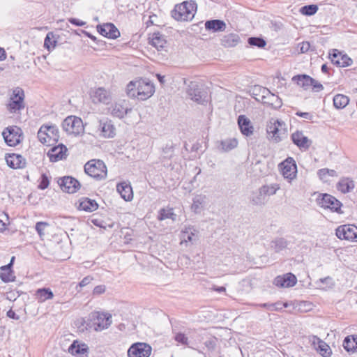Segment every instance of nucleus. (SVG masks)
I'll return each mask as SVG.
<instances>
[{"label": "nucleus", "instance_id": "obj_29", "mask_svg": "<svg viewBox=\"0 0 357 357\" xmlns=\"http://www.w3.org/2000/svg\"><path fill=\"white\" fill-rule=\"evenodd\" d=\"M292 80L301 87L307 90L314 82V79L307 75H298L293 77Z\"/></svg>", "mask_w": 357, "mask_h": 357}, {"label": "nucleus", "instance_id": "obj_18", "mask_svg": "<svg viewBox=\"0 0 357 357\" xmlns=\"http://www.w3.org/2000/svg\"><path fill=\"white\" fill-rule=\"evenodd\" d=\"M116 192L126 202H130L133 198V192L130 183L123 181L116 184Z\"/></svg>", "mask_w": 357, "mask_h": 357}, {"label": "nucleus", "instance_id": "obj_24", "mask_svg": "<svg viewBox=\"0 0 357 357\" xmlns=\"http://www.w3.org/2000/svg\"><path fill=\"white\" fill-rule=\"evenodd\" d=\"M296 277L289 273L276 277L274 280V284L280 287H291L296 284Z\"/></svg>", "mask_w": 357, "mask_h": 357}, {"label": "nucleus", "instance_id": "obj_58", "mask_svg": "<svg viewBox=\"0 0 357 357\" xmlns=\"http://www.w3.org/2000/svg\"><path fill=\"white\" fill-rule=\"evenodd\" d=\"M319 282L322 284H326L328 287H332L334 286L333 280L330 276H327L326 278L319 279Z\"/></svg>", "mask_w": 357, "mask_h": 357}, {"label": "nucleus", "instance_id": "obj_2", "mask_svg": "<svg viewBox=\"0 0 357 357\" xmlns=\"http://www.w3.org/2000/svg\"><path fill=\"white\" fill-rule=\"evenodd\" d=\"M197 4L194 0L184 1L175 5L171 16L178 22L191 21L197 12Z\"/></svg>", "mask_w": 357, "mask_h": 357}, {"label": "nucleus", "instance_id": "obj_13", "mask_svg": "<svg viewBox=\"0 0 357 357\" xmlns=\"http://www.w3.org/2000/svg\"><path fill=\"white\" fill-rule=\"evenodd\" d=\"M280 167L282 176L284 178L288 179L289 182L296 178L297 166L293 158L288 157L280 164Z\"/></svg>", "mask_w": 357, "mask_h": 357}, {"label": "nucleus", "instance_id": "obj_22", "mask_svg": "<svg viewBox=\"0 0 357 357\" xmlns=\"http://www.w3.org/2000/svg\"><path fill=\"white\" fill-rule=\"evenodd\" d=\"M291 140L301 150L306 151L311 146L312 141L304 136L303 132L296 131L291 135Z\"/></svg>", "mask_w": 357, "mask_h": 357}, {"label": "nucleus", "instance_id": "obj_35", "mask_svg": "<svg viewBox=\"0 0 357 357\" xmlns=\"http://www.w3.org/2000/svg\"><path fill=\"white\" fill-rule=\"evenodd\" d=\"M150 43L155 47L158 50H162L165 46L167 41L164 36L159 32L153 33L151 38Z\"/></svg>", "mask_w": 357, "mask_h": 357}, {"label": "nucleus", "instance_id": "obj_64", "mask_svg": "<svg viewBox=\"0 0 357 357\" xmlns=\"http://www.w3.org/2000/svg\"><path fill=\"white\" fill-rule=\"evenodd\" d=\"M92 280H93V278H91L90 276H86V277L84 278L82 280V281L79 283V286L80 287H85L87 284H89L91 282Z\"/></svg>", "mask_w": 357, "mask_h": 357}, {"label": "nucleus", "instance_id": "obj_44", "mask_svg": "<svg viewBox=\"0 0 357 357\" xmlns=\"http://www.w3.org/2000/svg\"><path fill=\"white\" fill-rule=\"evenodd\" d=\"M176 215L173 213L172 208H169L166 210L165 208H161L159 211L158 219L159 220H163L165 219H172V220H175Z\"/></svg>", "mask_w": 357, "mask_h": 357}, {"label": "nucleus", "instance_id": "obj_59", "mask_svg": "<svg viewBox=\"0 0 357 357\" xmlns=\"http://www.w3.org/2000/svg\"><path fill=\"white\" fill-rule=\"evenodd\" d=\"M299 47H300V52L301 53H305L307 52V51H309L310 48V44L309 42H303L301 43H300L299 45Z\"/></svg>", "mask_w": 357, "mask_h": 357}, {"label": "nucleus", "instance_id": "obj_27", "mask_svg": "<svg viewBox=\"0 0 357 357\" xmlns=\"http://www.w3.org/2000/svg\"><path fill=\"white\" fill-rule=\"evenodd\" d=\"M98 131L99 135L105 138L112 136V120L105 118L99 121Z\"/></svg>", "mask_w": 357, "mask_h": 357}, {"label": "nucleus", "instance_id": "obj_26", "mask_svg": "<svg viewBox=\"0 0 357 357\" xmlns=\"http://www.w3.org/2000/svg\"><path fill=\"white\" fill-rule=\"evenodd\" d=\"M312 344L317 351L324 357H329L331 354L330 347L317 336H313Z\"/></svg>", "mask_w": 357, "mask_h": 357}, {"label": "nucleus", "instance_id": "obj_41", "mask_svg": "<svg viewBox=\"0 0 357 357\" xmlns=\"http://www.w3.org/2000/svg\"><path fill=\"white\" fill-rule=\"evenodd\" d=\"M0 278L4 282H13L15 280V277L13 275L12 268L6 269L4 266L0 268Z\"/></svg>", "mask_w": 357, "mask_h": 357}, {"label": "nucleus", "instance_id": "obj_10", "mask_svg": "<svg viewBox=\"0 0 357 357\" xmlns=\"http://www.w3.org/2000/svg\"><path fill=\"white\" fill-rule=\"evenodd\" d=\"M2 136L8 146H15L22 141V130L16 126H9L3 130Z\"/></svg>", "mask_w": 357, "mask_h": 357}, {"label": "nucleus", "instance_id": "obj_36", "mask_svg": "<svg viewBox=\"0 0 357 357\" xmlns=\"http://www.w3.org/2000/svg\"><path fill=\"white\" fill-rule=\"evenodd\" d=\"M289 242L284 238H275L271 242V247L275 250V252H280L284 249L287 248Z\"/></svg>", "mask_w": 357, "mask_h": 357}, {"label": "nucleus", "instance_id": "obj_23", "mask_svg": "<svg viewBox=\"0 0 357 357\" xmlns=\"http://www.w3.org/2000/svg\"><path fill=\"white\" fill-rule=\"evenodd\" d=\"M132 107L128 100H121L115 103L113 107V116L119 119L124 117L126 114L131 112Z\"/></svg>", "mask_w": 357, "mask_h": 357}, {"label": "nucleus", "instance_id": "obj_39", "mask_svg": "<svg viewBox=\"0 0 357 357\" xmlns=\"http://www.w3.org/2000/svg\"><path fill=\"white\" fill-rule=\"evenodd\" d=\"M349 102V98L343 94H337L333 98V105L337 109L344 108Z\"/></svg>", "mask_w": 357, "mask_h": 357}, {"label": "nucleus", "instance_id": "obj_38", "mask_svg": "<svg viewBox=\"0 0 357 357\" xmlns=\"http://www.w3.org/2000/svg\"><path fill=\"white\" fill-rule=\"evenodd\" d=\"M343 347L347 351L355 352L357 351V335H352L345 337L343 342Z\"/></svg>", "mask_w": 357, "mask_h": 357}, {"label": "nucleus", "instance_id": "obj_5", "mask_svg": "<svg viewBox=\"0 0 357 357\" xmlns=\"http://www.w3.org/2000/svg\"><path fill=\"white\" fill-rule=\"evenodd\" d=\"M84 172L97 181L105 179L107 176V167L100 160H91L84 165Z\"/></svg>", "mask_w": 357, "mask_h": 357}, {"label": "nucleus", "instance_id": "obj_33", "mask_svg": "<svg viewBox=\"0 0 357 357\" xmlns=\"http://www.w3.org/2000/svg\"><path fill=\"white\" fill-rule=\"evenodd\" d=\"M268 199L265 197L260 188L256 192H253L250 197V202L254 206L265 205Z\"/></svg>", "mask_w": 357, "mask_h": 357}, {"label": "nucleus", "instance_id": "obj_37", "mask_svg": "<svg viewBox=\"0 0 357 357\" xmlns=\"http://www.w3.org/2000/svg\"><path fill=\"white\" fill-rule=\"evenodd\" d=\"M260 188L263 191L265 197L267 198V197L275 195L280 189V185L279 183L265 184L261 185Z\"/></svg>", "mask_w": 357, "mask_h": 357}, {"label": "nucleus", "instance_id": "obj_20", "mask_svg": "<svg viewBox=\"0 0 357 357\" xmlns=\"http://www.w3.org/2000/svg\"><path fill=\"white\" fill-rule=\"evenodd\" d=\"M75 206L77 210L88 213L95 211L98 208L96 200L84 197L79 199Z\"/></svg>", "mask_w": 357, "mask_h": 357}, {"label": "nucleus", "instance_id": "obj_15", "mask_svg": "<svg viewBox=\"0 0 357 357\" xmlns=\"http://www.w3.org/2000/svg\"><path fill=\"white\" fill-rule=\"evenodd\" d=\"M151 347L146 343H135L128 350V357H149Z\"/></svg>", "mask_w": 357, "mask_h": 357}, {"label": "nucleus", "instance_id": "obj_34", "mask_svg": "<svg viewBox=\"0 0 357 357\" xmlns=\"http://www.w3.org/2000/svg\"><path fill=\"white\" fill-rule=\"evenodd\" d=\"M240 38L238 35L235 33H229L222 37L221 44L225 47H232L237 45L239 43Z\"/></svg>", "mask_w": 357, "mask_h": 357}, {"label": "nucleus", "instance_id": "obj_17", "mask_svg": "<svg viewBox=\"0 0 357 357\" xmlns=\"http://www.w3.org/2000/svg\"><path fill=\"white\" fill-rule=\"evenodd\" d=\"M91 99L93 103H102L108 105L112 101V96L110 93L104 88L100 87L93 91Z\"/></svg>", "mask_w": 357, "mask_h": 357}, {"label": "nucleus", "instance_id": "obj_48", "mask_svg": "<svg viewBox=\"0 0 357 357\" xmlns=\"http://www.w3.org/2000/svg\"><path fill=\"white\" fill-rule=\"evenodd\" d=\"M238 142L236 139H228L221 142V148L225 151H229L236 148Z\"/></svg>", "mask_w": 357, "mask_h": 357}, {"label": "nucleus", "instance_id": "obj_3", "mask_svg": "<svg viewBox=\"0 0 357 357\" xmlns=\"http://www.w3.org/2000/svg\"><path fill=\"white\" fill-rule=\"evenodd\" d=\"M111 317L109 313L99 311L92 312L89 314L86 328L95 331H102L110 325Z\"/></svg>", "mask_w": 357, "mask_h": 357}, {"label": "nucleus", "instance_id": "obj_30", "mask_svg": "<svg viewBox=\"0 0 357 357\" xmlns=\"http://www.w3.org/2000/svg\"><path fill=\"white\" fill-rule=\"evenodd\" d=\"M35 296L38 303H44L53 298L54 294L50 288L43 287L38 289L36 291Z\"/></svg>", "mask_w": 357, "mask_h": 357}, {"label": "nucleus", "instance_id": "obj_61", "mask_svg": "<svg viewBox=\"0 0 357 357\" xmlns=\"http://www.w3.org/2000/svg\"><path fill=\"white\" fill-rule=\"evenodd\" d=\"M105 291V285H98L96 286L93 291V294L94 295H100L103 294Z\"/></svg>", "mask_w": 357, "mask_h": 357}, {"label": "nucleus", "instance_id": "obj_14", "mask_svg": "<svg viewBox=\"0 0 357 357\" xmlns=\"http://www.w3.org/2000/svg\"><path fill=\"white\" fill-rule=\"evenodd\" d=\"M58 184L61 189L67 193H75L80 188L79 182L75 178L66 176L60 178Z\"/></svg>", "mask_w": 357, "mask_h": 357}, {"label": "nucleus", "instance_id": "obj_42", "mask_svg": "<svg viewBox=\"0 0 357 357\" xmlns=\"http://www.w3.org/2000/svg\"><path fill=\"white\" fill-rule=\"evenodd\" d=\"M194 231H195V229L193 228H188L185 229L184 231H182L181 232V242L183 243H193L195 241V235Z\"/></svg>", "mask_w": 357, "mask_h": 357}, {"label": "nucleus", "instance_id": "obj_56", "mask_svg": "<svg viewBox=\"0 0 357 357\" xmlns=\"http://www.w3.org/2000/svg\"><path fill=\"white\" fill-rule=\"evenodd\" d=\"M175 340L182 344L187 345L188 344V338L185 334L178 333L175 335Z\"/></svg>", "mask_w": 357, "mask_h": 357}, {"label": "nucleus", "instance_id": "obj_62", "mask_svg": "<svg viewBox=\"0 0 357 357\" xmlns=\"http://www.w3.org/2000/svg\"><path fill=\"white\" fill-rule=\"evenodd\" d=\"M311 86H312L313 91L315 92L321 91L324 89L323 85L321 84H320L319 82H318L314 79V82L311 85Z\"/></svg>", "mask_w": 357, "mask_h": 357}, {"label": "nucleus", "instance_id": "obj_12", "mask_svg": "<svg viewBox=\"0 0 357 357\" xmlns=\"http://www.w3.org/2000/svg\"><path fill=\"white\" fill-rule=\"evenodd\" d=\"M335 234L341 240L357 241V227L354 225L339 226L335 230Z\"/></svg>", "mask_w": 357, "mask_h": 357}, {"label": "nucleus", "instance_id": "obj_49", "mask_svg": "<svg viewBox=\"0 0 357 357\" xmlns=\"http://www.w3.org/2000/svg\"><path fill=\"white\" fill-rule=\"evenodd\" d=\"M248 42L251 46H256L259 48H263L266 45V40L259 37H250L248 38Z\"/></svg>", "mask_w": 357, "mask_h": 357}, {"label": "nucleus", "instance_id": "obj_43", "mask_svg": "<svg viewBox=\"0 0 357 357\" xmlns=\"http://www.w3.org/2000/svg\"><path fill=\"white\" fill-rule=\"evenodd\" d=\"M98 31L103 36L112 38V23L108 22L102 25L99 24L97 26Z\"/></svg>", "mask_w": 357, "mask_h": 357}, {"label": "nucleus", "instance_id": "obj_31", "mask_svg": "<svg viewBox=\"0 0 357 357\" xmlns=\"http://www.w3.org/2000/svg\"><path fill=\"white\" fill-rule=\"evenodd\" d=\"M205 28L213 32L223 31L226 28V24L220 20H208L205 23Z\"/></svg>", "mask_w": 357, "mask_h": 357}, {"label": "nucleus", "instance_id": "obj_63", "mask_svg": "<svg viewBox=\"0 0 357 357\" xmlns=\"http://www.w3.org/2000/svg\"><path fill=\"white\" fill-rule=\"evenodd\" d=\"M163 152H164L165 154H166V155L164 156V158L170 159L172 158V153H173V148H172V146H166L163 149Z\"/></svg>", "mask_w": 357, "mask_h": 357}, {"label": "nucleus", "instance_id": "obj_52", "mask_svg": "<svg viewBox=\"0 0 357 357\" xmlns=\"http://www.w3.org/2000/svg\"><path fill=\"white\" fill-rule=\"evenodd\" d=\"M9 224V218L5 212H0V232L6 230V226Z\"/></svg>", "mask_w": 357, "mask_h": 357}, {"label": "nucleus", "instance_id": "obj_32", "mask_svg": "<svg viewBox=\"0 0 357 357\" xmlns=\"http://www.w3.org/2000/svg\"><path fill=\"white\" fill-rule=\"evenodd\" d=\"M88 349L86 344H79L77 340H75L68 347V352L72 355H81L86 353Z\"/></svg>", "mask_w": 357, "mask_h": 357}, {"label": "nucleus", "instance_id": "obj_28", "mask_svg": "<svg viewBox=\"0 0 357 357\" xmlns=\"http://www.w3.org/2000/svg\"><path fill=\"white\" fill-rule=\"evenodd\" d=\"M354 187V181L348 177L341 178L337 183V189L344 194L349 192Z\"/></svg>", "mask_w": 357, "mask_h": 357}, {"label": "nucleus", "instance_id": "obj_16", "mask_svg": "<svg viewBox=\"0 0 357 357\" xmlns=\"http://www.w3.org/2000/svg\"><path fill=\"white\" fill-rule=\"evenodd\" d=\"M67 151L66 146L63 144H60L50 149L47 153V155L51 162H56L66 158Z\"/></svg>", "mask_w": 357, "mask_h": 357}, {"label": "nucleus", "instance_id": "obj_9", "mask_svg": "<svg viewBox=\"0 0 357 357\" xmlns=\"http://www.w3.org/2000/svg\"><path fill=\"white\" fill-rule=\"evenodd\" d=\"M186 92L190 98L199 104L204 105L207 102V92L200 86L195 81H191L188 84Z\"/></svg>", "mask_w": 357, "mask_h": 357}, {"label": "nucleus", "instance_id": "obj_19", "mask_svg": "<svg viewBox=\"0 0 357 357\" xmlns=\"http://www.w3.org/2000/svg\"><path fill=\"white\" fill-rule=\"evenodd\" d=\"M5 158L8 166L12 169H23L26 167V159L20 154L7 153Z\"/></svg>", "mask_w": 357, "mask_h": 357}, {"label": "nucleus", "instance_id": "obj_21", "mask_svg": "<svg viewBox=\"0 0 357 357\" xmlns=\"http://www.w3.org/2000/svg\"><path fill=\"white\" fill-rule=\"evenodd\" d=\"M331 62L339 67H347L351 65L352 60L347 54H342L337 50H333L330 54Z\"/></svg>", "mask_w": 357, "mask_h": 357}, {"label": "nucleus", "instance_id": "obj_47", "mask_svg": "<svg viewBox=\"0 0 357 357\" xmlns=\"http://www.w3.org/2000/svg\"><path fill=\"white\" fill-rule=\"evenodd\" d=\"M54 36L52 32H49L46 35L44 41V47L47 49L49 51L54 49L56 45V40H54Z\"/></svg>", "mask_w": 357, "mask_h": 357}, {"label": "nucleus", "instance_id": "obj_51", "mask_svg": "<svg viewBox=\"0 0 357 357\" xmlns=\"http://www.w3.org/2000/svg\"><path fill=\"white\" fill-rule=\"evenodd\" d=\"M318 176L320 179L323 180L325 179L326 176H337V174L335 170L334 169H329L328 168H324L321 169L317 172Z\"/></svg>", "mask_w": 357, "mask_h": 357}, {"label": "nucleus", "instance_id": "obj_50", "mask_svg": "<svg viewBox=\"0 0 357 357\" xmlns=\"http://www.w3.org/2000/svg\"><path fill=\"white\" fill-rule=\"evenodd\" d=\"M47 135L48 134L45 130V125H43L38 132V138L42 144H45L50 143Z\"/></svg>", "mask_w": 357, "mask_h": 357}, {"label": "nucleus", "instance_id": "obj_60", "mask_svg": "<svg viewBox=\"0 0 357 357\" xmlns=\"http://www.w3.org/2000/svg\"><path fill=\"white\" fill-rule=\"evenodd\" d=\"M68 22L73 24V25H75V26H84L86 24V22H83L79 19H77V18H69L68 19Z\"/></svg>", "mask_w": 357, "mask_h": 357}, {"label": "nucleus", "instance_id": "obj_53", "mask_svg": "<svg viewBox=\"0 0 357 357\" xmlns=\"http://www.w3.org/2000/svg\"><path fill=\"white\" fill-rule=\"evenodd\" d=\"M49 225L50 224L47 222L41 221L36 222L35 229L40 237H42L45 235L44 231Z\"/></svg>", "mask_w": 357, "mask_h": 357}, {"label": "nucleus", "instance_id": "obj_54", "mask_svg": "<svg viewBox=\"0 0 357 357\" xmlns=\"http://www.w3.org/2000/svg\"><path fill=\"white\" fill-rule=\"evenodd\" d=\"M280 303H261L259 304V306L266 308L268 310L270 311H276L278 310H281L282 307L281 306Z\"/></svg>", "mask_w": 357, "mask_h": 357}, {"label": "nucleus", "instance_id": "obj_4", "mask_svg": "<svg viewBox=\"0 0 357 357\" xmlns=\"http://www.w3.org/2000/svg\"><path fill=\"white\" fill-rule=\"evenodd\" d=\"M284 123L278 120L271 119L267 123L266 132L268 139L275 143L281 142L287 135V130L282 128Z\"/></svg>", "mask_w": 357, "mask_h": 357}, {"label": "nucleus", "instance_id": "obj_11", "mask_svg": "<svg viewBox=\"0 0 357 357\" xmlns=\"http://www.w3.org/2000/svg\"><path fill=\"white\" fill-rule=\"evenodd\" d=\"M261 100H258L261 101L263 105L273 109H278L282 107V99L277 95L271 93L268 89L263 88L261 90Z\"/></svg>", "mask_w": 357, "mask_h": 357}, {"label": "nucleus", "instance_id": "obj_8", "mask_svg": "<svg viewBox=\"0 0 357 357\" xmlns=\"http://www.w3.org/2000/svg\"><path fill=\"white\" fill-rule=\"evenodd\" d=\"M62 127L68 135L75 136L82 134L84 130L82 119L75 116L66 117L62 123Z\"/></svg>", "mask_w": 357, "mask_h": 357}, {"label": "nucleus", "instance_id": "obj_1", "mask_svg": "<svg viewBox=\"0 0 357 357\" xmlns=\"http://www.w3.org/2000/svg\"><path fill=\"white\" fill-rule=\"evenodd\" d=\"M155 87L153 83L147 79H139L130 81L126 86L128 96L141 100L149 98L154 93Z\"/></svg>", "mask_w": 357, "mask_h": 357}, {"label": "nucleus", "instance_id": "obj_40", "mask_svg": "<svg viewBox=\"0 0 357 357\" xmlns=\"http://www.w3.org/2000/svg\"><path fill=\"white\" fill-rule=\"evenodd\" d=\"M206 201V196L197 195L193 198L191 209L196 213H200Z\"/></svg>", "mask_w": 357, "mask_h": 357}, {"label": "nucleus", "instance_id": "obj_57", "mask_svg": "<svg viewBox=\"0 0 357 357\" xmlns=\"http://www.w3.org/2000/svg\"><path fill=\"white\" fill-rule=\"evenodd\" d=\"M127 310V305L125 303H116V306L115 307V311L120 314V316H122L125 311Z\"/></svg>", "mask_w": 357, "mask_h": 357}, {"label": "nucleus", "instance_id": "obj_45", "mask_svg": "<svg viewBox=\"0 0 357 357\" xmlns=\"http://www.w3.org/2000/svg\"><path fill=\"white\" fill-rule=\"evenodd\" d=\"M45 130L47 132V137H49L50 142L51 140L52 141H57L59 135V130L57 127L54 125L52 126H46L45 125Z\"/></svg>", "mask_w": 357, "mask_h": 357}, {"label": "nucleus", "instance_id": "obj_6", "mask_svg": "<svg viewBox=\"0 0 357 357\" xmlns=\"http://www.w3.org/2000/svg\"><path fill=\"white\" fill-rule=\"evenodd\" d=\"M24 93L20 88L16 87L13 90L8 102L6 104V109L12 114L17 113L24 108Z\"/></svg>", "mask_w": 357, "mask_h": 357}, {"label": "nucleus", "instance_id": "obj_7", "mask_svg": "<svg viewBox=\"0 0 357 357\" xmlns=\"http://www.w3.org/2000/svg\"><path fill=\"white\" fill-rule=\"evenodd\" d=\"M317 204L325 209H330L332 212H335L339 214H342L343 211L341 210L342 206V203L335 197L325 193L320 194L317 199Z\"/></svg>", "mask_w": 357, "mask_h": 357}, {"label": "nucleus", "instance_id": "obj_55", "mask_svg": "<svg viewBox=\"0 0 357 357\" xmlns=\"http://www.w3.org/2000/svg\"><path fill=\"white\" fill-rule=\"evenodd\" d=\"M50 181L46 174H43L40 177V182L38 185V188L40 190H45L49 186Z\"/></svg>", "mask_w": 357, "mask_h": 357}, {"label": "nucleus", "instance_id": "obj_46", "mask_svg": "<svg viewBox=\"0 0 357 357\" xmlns=\"http://www.w3.org/2000/svg\"><path fill=\"white\" fill-rule=\"evenodd\" d=\"M318 10V6L315 4L306 5L300 8V13L306 16L314 15Z\"/></svg>", "mask_w": 357, "mask_h": 357}, {"label": "nucleus", "instance_id": "obj_25", "mask_svg": "<svg viewBox=\"0 0 357 357\" xmlns=\"http://www.w3.org/2000/svg\"><path fill=\"white\" fill-rule=\"evenodd\" d=\"M238 124L243 135L248 137L253 134L254 128L251 125L250 119L244 115H240L238 116Z\"/></svg>", "mask_w": 357, "mask_h": 357}]
</instances>
